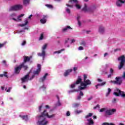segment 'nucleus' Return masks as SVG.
<instances>
[{
  "label": "nucleus",
  "instance_id": "f257e3e1",
  "mask_svg": "<svg viewBox=\"0 0 125 125\" xmlns=\"http://www.w3.org/2000/svg\"><path fill=\"white\" fill-rule=\"evenodd\" d=\"M80 83L81 85L78 87V90L69 91V93L74 92V91H80V90H83V89H85L86 88V86H87V85H90V84H91V81H90V80L87 79L86 80H84L83 82H82V78L81 76H79L76 82L70 85V86L71 88H74V87H75L77 84H79V83Z\"/></svg>",
  "mask_w": 125,
  "mask_h": 125
},
{
  "label": "nucleus",
  "instance_id": "f03ea898",
  "mask_svg": "<svg viewBox=\"0 0 125 125\" xmlns=\"http://www.w3.org/2000/svg\"><path fill=\"white\" fill-rule=\"evenodd\" d=\"M45 117L48 119H52L55 117V114L49 115L47 110H44L41 115L37 117L38 122L37 123L39 125H46L48 123V121L46 120Z\"/></svg>",
  "mask_w": 125,
  "mask_h": 125
},
{
  "label": "nucleus",
  "instance_id": "7ed1b4c3",
  "mask_svg": "<svg viewBox=\"0 0 125 125\" xmlns=\"http://www.w3.org/2000/svg\"><path fill=\"white\" fill-rule=\"evenodd\" d=\"M42 70V65L40 64H38V69L37 70L34 72V75L32 76L31 77L29 78V76H30V74L32 73V70H30L29 73L25 75L24 77L21 79L22 83H27L28 81H32L33 79L35 78V75H39L40 73H41V70Z\"/></svg>",
  "mask_w": 125,
  "mask_h": 125
},
{
  "label": "nucleus",
  "instance_id": "20e7f679",
  "mask_svg": "<svg viewBox=\"0 0 125 125\" xmlns=\"http://www.w3.org/2000/svg\"><path fill=\"white\" fill-rule=\"evenodd\" d=\"M67 7L65 8V10L67 13H68V14H70L71 13V10H70V8H72V7L74 6V5L75 6L76 8L77 9H81V5L79 4V1L77 0H70L68 2V4H66Z\"/></svg>",
  "mask_w": 125,
  "mask_h": 125
},
{
  "label": "nucleus",
  "instance_id": "39448f33",
  "mask_svg": "<svg viewBox=\"0 0 125 125\" xmlns=\"http://www.w3.org/2000/svg\"><path fill=\"white\" fill-rule=\"evenodd\" d=\"M46 47H47V44H44L42 47V52L41 53H38V56L40 57H42L43 60H44V58L45 57V55L46 54V51L45 50L46 49Z\"/></svg>",
  "mask_w": 125,
  "mask_h": 125
},
{
  "label": "nucleus",
  "instance_id": "423d86ee",
  "mask_svg": "<svg viewBox=\"0 0 125 125\" xmlns=\"http://www.w3.org/2000/svg\"><path fill=\"white\" fill-rule=\"evenodd\" d=\"M23 8V5L19 4H16L14 6H11L9 9V11H18L19 10H21Z\"/></svg>",
  "mask_w": 125,
  "mask_h": 125
},
{
  "label": "nucleus",
  "instance_id": "0eeeda50",
  "mask_svg": "<svg viewBox=\"0 0 125 125\" xmlns=\"http://www.w3.org/2000/svg\"><path fill=\"white\" fill-rule=\"evenodd\" d=\"M24 15H25L21 14V15L18 16L17 19H16L14 18V17H16V16H17V15L16 14V13H14L9 16V18H10V19H12L14 21H17V22H19V21H21V19H20V18L23 17V16H24Z\"/></svg>",
  "mask_w": 125,
  "mask_h": 125
},
{
  "label": "nucleus",
  "instance_id": "6e6552de",
  "mask_svg": "<svg viewBox=\"0 0 125 125\" xmlns=\"http://www.w3.org/2000/svg\"><path fill=\"white\" fill-rule=\"evenodd\" d=\"M92 116H93V113H89V114L85 116L87 122L86 125H93L94 124V122H93L92 119L90 118V117Z\"/></svg>",
  "mask_w": 125,
  "mask_h": 125
},
{
  "label": "nucleus",
  "instance_id": "1a4fd4ad",
  "mask_svg": "<svg viewBox=\"0 0 125 125\" xmlns=\"http://www.w3.org/2000/svg\"><path fill=\"white\" fill-rule=\"evenodd\" d=\"M114 95H115V96H121L122 97L125 98V93L124 92L121 91L120 89L118 88H116L115 90V92L113 93Z\"/></svg>",
  "mask_w": 125,
  "mask_h": 125
},
{
  "label": "nucleus",
  "instance_id": "9d476101",
  "mask_svg": "<svg viewBox=\"0 0 125 125\" xmlns=\"http://www.w3.org/2000/svg\"><path fill=\"white\" fill-rule=\"evenodd\" d=\"M118 60H119V61H121L120 65L118 66L119 70H121V69H122V68H123V67H124V65H125V56H122L121 57H119L118 58Z\"/></svg>",
  "mask_w": 125,
  "mask_h": 125
},
{
  "label": "nucleus",
  "instance_id": "9b49d317",
  "mask_svg": "<svg viewBox=\"0 0 125 125\" xmlns=\"http://www.w3.org/2000/svg\"><path fill=\"white\" fill-rule=\"evenodd\" d=\"M83 10L85 12H92L94 10V8L93 7H87V5L85 4Z\"/></svg>",
  "mask_w": 125,
  "mask_h": 125
},
{
  "label": "nucleus",
  "instance_id": "f8f14e48",
  "mask_svg": "<svg viewBox=\"0 0 125 125\" xmlns=\"http://www.w3.org/2000/svg\"><path fill=\"white\" fill-rule=\"evenodd\" d=\"M116 112H117V109L115 108L106 109L105 115H107V116H111L112 115H114Z\"/></svg>",
  "mask_w": 125,
  "mask_h": 125
},
{
  "label": "nucleus",
  "instance_id": "ddd939ff",
  "mask_svg": "<svg viewBox=\"0 0 125 125\" xmlns=\"http://www.w3.org/2000/svg\"><path fill=\"white\" fill-rule=\"evenodd\" d=\"M31 57H26L24 56V62L22 63L21 64H23V65H22V67L24 68V70H27L28 66L27 65H25V63L26 62H29L30 61V59H31Z\"/></svg>",
  "mask_w": 125,
  "mask_h": 125
},
{
  "label": "nucleus",
  "instance_id": "4468645a",
  "mask_svg": "<svg viewBox=\"0 0 125 125\" xmlns=\"http://www.w3.org/2000/svg\"><path fill=\"white\" fill-rule=\"evenodd\" d=\"M122 78L121 77H116V81H110V83H112L115 84H121V83H122Z\"/></svg>",
  "mask_w": 125,
  "mask_h": 125
},
{
  "label": "nucleus",
  "instance_id": "2eb2a0df",
  "mask_svg": "<svg viewBox=\"0 0 125 125\" xmlns=\"http://www.w3.org/2000/svg\"><path fill=\"white\" fill-rule=\"evenodd\" d=\"M125 2V0H117L116 2V5L118 7H122L123 6V4Z\"/></svg>",
  "mask_w": 125,
  "mask_h": 125
},
{
  "label": "nucleus",
  "instance_id": "dca6fc26",
  "mask_svg": "<svg viewBox=\"0 0 125 125\" xmlns=\"http://www.w3.org/2000/svg\"><path fill=\"white\" fill-rule=\"evenodd\" d=\"M23 64H21L19 66H17L15 68V74H19V73H20V71L22 68V66H23Z\"/></svg>",
  "mask_w": 125,
  "mask_h": 125
},
{
  "label": "nucleus",
  "instance_id": "f3484780",
  "mask_svg": "<svg viewBox=\"0 0 125 125\" xmlns=\"http://www.w3.org/2000/svg\"><path fill=\"white\" fill-rule=\"evenodd\" d=\"M98 32L100 34H104L105 32V27L102 25L100 26L99 27Z\"/></svg>",
  "mask_w": 125,
  "mask_h": 125
},
{
  "label": "nucleus",
  "instance_id": "a211bd4d",
  "mask_svg": "<svg viewBox=\"0 0 125 125\" xmlns=\"http://www.w3.org/2000/svg\"><path fill=\"white\" fill-rule=\"evenodd\" d=\"M47 18V16H43V18L40 20L41 23L42 24H45L46 23V19Z\"/></svg>",
  "mask_w": 125,
  "mask_h": 125
},
{
  "label": "nucleus",
  "instance_id": "6ab92c4d",
  "mask_svg": "<svg viewBox=\"0 0 125 125\" xmlns=\"http://www.w3.org/2000/svg\"><path fill=\"white\" fill-rule=\"evenodd\" d=\"M29 23V21H28V19H26L24 21V23L21 24H19V26L20 27H24V26H26V25H28Z\"/></svg>",
  "mask_w": 125,
  "mask_h": 125
},
{
  "label": "nucleus",
  "instance_id": "aec40b11",
  "mask_svg": "<svg viewBox=\"0 0 125 125\" xmlns=\"http://www.w3.org/2000/svg\"><path fill=\"white\" fill-rule=\"evenodd\" d=\"M72 71H73L72 69H68L67 70H66L64 73V77H67V76H69Z\"/></svg>",
  "mask_w": 125,
  "mask_h": 125
},
{
  "label": "nucleus",
  "instance_id": "412c9836",
  "mask_svg": "<svg viewBox=\"0 0 125 125\" xmlns=\"http://www.w3.org/2000/svg\"><path fill=\"white\" fill-rule=\"evenodd\" d=\"M48 76V74L47 73H45V75L43 76V77L41 78L40 79V82H44L46 79V77Z\"/></svg>",
  "mask_w": 125,
  "mask_h": 125
},
{
  "label": "nucleus",
  "instance_id": "4be33fe9",
  "mask_svg": "<svg viewBox=\"0 0 125 125\" xmlns=\"http://www.w3.org/2000/svg\"><path fill=\"white\" fill-rule=\"evenodd\" d=\"M24 121H25V122H28L29 118H28L27 115H23L21 117Z\"/></svg>",
  "mask_w": 125,
  "mask_h": 125
},
{
  "label": "nucleus",
  "instance_id": "5701e85b",
  "mask_svg": "<svg viewBox=\"0 0 125 125\" xmlns=\"http://www.w3.org/2000/svg\"><path fill=\"white\" fill-rule=\"evenodd\" d=\"M65 50V49H62L61 50H60L59 51H56L55 52H53V54H59L60 53H61L62 52V51H64Z\"/></svg>",
  "mask_w": 125,
  "mask_h": 125
},
{
  "label": "nucleus",
  "instance_id": "b1692460",
  "mask_svg": "<svg viewBox=\"0 0 125 125\" xmlns=\"http://www.w3.org/2000/svg\"><path fill=\"white\" fill-rule=\"evenodd\" d=\"M104 84H106V82H103L101 83H99L96 85V88H98V86H103V85H104Z\"/></svg>",
  "mask_w": 125,
  "mask_h": 125
},
{
  "label": "nucleus",
  "instance_id": "393cba45",
  "mask_svg": "<svg viewBox=\"0 0 125 125\" xmlns=\"http://www.w3.org/2000/svg\"><path fill=\"white\" fill-rule=\"evenodd\" d=\"M80 18H81V17L80 16H78L77 18V20L79 27H81V26H82V22H81V21H80Z\"/></svg>",
  "mask_w": 125,
  "mask_h": 125
},
{
  "label": "nucleus",
  "instance_id": "a878e982",
  "mask_svg": "<svg viewBox=\"0 0 125 125\" xmlns=\"http://www.w3.org/2000/svg\"><path fill=\"white\" fill-rule=\"evenodd\" d=\"M30 3V0H23L24 5H28Z\"/></svg>",
  "mask_w": 125,
  "mask_h": 125
},
{
  "label": "nucleus",
  "instance_id": "bb28decb",
  "mask_svg": "<svg viewBox=\"0 0 125 125\" xmlns=\"http://www.w3.org/2000/svg\"><path fill=\"white\" fill-rule=\"evenodd\" d=\"M72 29L70 26H67L64 28H63L62 30V32H66V31H67L68 29Z\"/></svg>",
  "mask_w": 125,
  "mask_h": 125
},
{
  "label": "nucleus",
  "instance_id": "cd10ccee",
  "mask_svg": "<svg viewBox=\"0 0 125 125\" xmlns=\"http://www.w3.org/2000/svg\"><path fill=\"white\" fill-rule=\"evenodd\" d=\"M57 99L58 101L56 104V107H59L60 106H61V103H60V101H59V97H58V96H57Z\"/></svg>",
  "mask_w": 125,
  "mask_h": 125
},
{
  "label": "nucleus",
  "instance_id": "c85d7f7f",
  "mask_svg": "<svg viewBox=\"0 0 125 125\" xmlns=\"http://www.w3.org/2000/svg\"><path fill=\"white\" fill-rule=\"evenodd\" d=\"M3 77L7 78V73L6 72H4L3 74H0V78H2Z\"/></svg>",
  "mask_w": 125,
  "mask_h": 125
},
{
  "label": "nucleus",
  "instance_id": "c756f323",
  "mask_svg": "<svg viewBox=\"0 0 125 125\" xmlns=\"http://www.w3.org/2000/svg\"><path fill=\"white\" fill-rule=\"evenodd\" d=\"M107 92H106V96H109L110 95V93H111V92L112 91V89L111 88H108L107 89Z\"/></svg>",
  "mask_w": 125,
  "mask_h": 125
},
{
  "label": "nucleus",
  "instance_id": "7c9ffc66",
  "mask_svg": "<svg viewBox=\"0 0 125 125\" xmlns=\"http://www.w3.org/2000/svg\"><path fill=\"white\" fill-rule=\"evenodd\" d=\"M106 111H107V108H102L100 110V112L102 113L103 112H105L106 114Z\"/></svg>",
  "mask_w": 125,
  "mask_h": 125
},
{
  "label": "nucleus",
  "instance_id": "2f4dec72",
  "mask_svg": "<svg viewBox=\"0 0 125 125\" xmlns=\"http://www.w3.org/2000/svg\"><path fill=\"white\" fill-rule=\"evenodd\" d=\"M80 106V103L74 104L72 105L73 108H77Z\"/></svg>",
  "mask_w": 125,
  "mask_h": 125
},
{
  "label": "nucleus",
  "instance_id": "473e14b6",
  "mask_svg": "<svg viewBox=\"0 0 125 125\" xmlns=\"http://www.w3.org/2000/svg\"><path fill=\"white\" fill-rule=\"evenodd\" d=\"M25 30H29L28 27H25L23 29L18 31V33H22L25 32Z\"/></svg>",
  "mask_w": 125,
  "mask_h": 125
},
{
  "label": "nucleus",
  "instance_id": "72a5a7b5",
  "mask_svg": "<svg viewBox=\"0 0 125 125\" xmlns=\"http://www.w3.org/2000/svg\"><path fill=\"white\" fill-rule=\"evenodd\" d=\"M7 43V42H4L3 43H0V48H1V47H3L4 45H5Z\"/></svg>",
  "mask_w": 125,
  "mask_h": 125
},
{
  "label": "nucleus",
  "instance_id": "f704fd0d",
  "mask_svg": "<svg viewBox=\"0 0 125 125\" xmlns=\"http://www.w3.org/2000/svg\"><path fill=\"white\" fill-rule=\"evenodd\" d=\"M103 125H115L114 123H104Z\"/></svg>",
  "mask_w": 125,
  "mask_h": 125
},
{
  "label": "nucleus",
  "instance_id": "c9c22d12",
  "mask_svg": "<svg viewBox=\"0 0 125 125\" xmlns=\"http://www.w3.org/2000/svg\"><path fill=\"white\" fill-rule=\"evenodd\" d=\"M75 114H81V113H83V110H75Z\"/></svg>",
  "mask_w": 125,
  "mask_h": 125
},
{
  "label": "nucleus",
  "instance_id": "e433bc0d",
  "mask_svg": "<svg viewBox=\"0 0 125 125\" xmlns=\"http://www.w3.org/2000/svg\"><path fill=\"white\" fill-rule=\"evenodd\" d=\"M93 109L96 110V109H100V105L97 104L96 106L94 107Z\"/></svg>",
  "mask_w": 125,
  "mask_h": 125
},
{
  "label": "nucleus",
  "instance_id": "4c0bfd02",
  "mask_svg": "<svg viewBox=\"0 0 125 125\" xmlns=\"http://www.w3.org/2000/svg\"><path fill=\"white\" fill-rule=\"evenodd\" d=\"M43 39V34H41V36L39 38V41H42Z\"/></svg>",
  "mask_w": 125,
  "mask_h": 125
},
{
  "label": "nucleus",
  "instance_id": "58836bf2",
  "mask_svg": "<svg viewBox=\"0 0 125 125\" xmlns=\"http://www.w3.org/2000/svg\"><path fill=\"white\" fill-rule=\"evenodd\" d=\"M70 115H71V113H70V111H67L66 113V117H70Z\"/></svg>",
  "mask_w": 125,
  "mask_h": 125
},
{
  "label": "nucleus",
  "instance_id": "ea45409f",
  "mask_svg": "<svg viewBox=\"0 0 125 125\" xmlns=\"http://www.w3.org/2000/svg\"><path fill=\"white\" fill-rule=\"evenodd\" d=\"M80 45H83V46H85V42L84 41H82L81 43H80Z\"/></svg>",
  "mask_w": 125,
  "mask_h": 125
},
{
  "label": "nucleus",
  "instance_id": "a19ab883",
  "mask_svg": "<svg viewBox=\"0 0 125 125\" xmlns=\"http://www.w3.org/2000/svg\"><path fill=\"white\" fill-rule=\"evenodd\" d=\"M11 87H9L8 88V89H7V88H6L5 89V90H6V92H10V90H11Z\"/></svg>",
  "mask_w": 125,
  "mask_h": 125
},
{
  "label": "nucleus",
  "instance_id": "79ce46f5",
  "mask_svg": "<svg viewBox=\"0 0 125 125\" xmlns=\"http://www.w3.org/2000/svg\"><path fill=\"white\" fill-rule=\"evenodd\" d=\"M45 88H46V87L44 86V85H43L42 87L40 88V89H41V90H44Z\"/></svg>",
  "mask_w": 125,
  "mask_h": 125
},
{
  "label": "nucleus",
  "instance_id": "37998d69",
  "mask_svg": "<svg viewBox=\"0 0 125 125\" xmlns=\"http://www.w3.org/2000/svg\"><path fill=\"white\" fill-rule=\"evenodd\" d=\"M86 79H87V75L84 74L83 75V81H86Z\"/></svg>",
  "mask_w": 125,
  "mask_h": 125
},
{
  "label": "nucleus",
  "instance_id": "c03bdc74",
  "mask_svg": "<svg viewBox=\"0 0 125 125\" xmlns=\"http://www.w3.org/2000/svg\"><path fill=\"white\" fill-rule=\"evenodd\" d=\"M2 62L3 63V64H4V65H5V66H7V63H6V61H2Z\"/></svg>",
  "mask_w": 125,
  "mask_h": 125
},
{
  "label": "nucleus",
  "instance_id": "a18cd8bd",
  "mask_svg": "<svg viewBox=\"0 0 125 125\" xmlns=\"http://www.w3.org/2000/svg\"><path fill=\"white\" fill-rule=\"evenodd\" d=\"M45 5L47 7H48V8H52V5H51L46 4Z\"/></svg>",
  "mask_w": 125,
  "mask_h": 125
},
{
  "label": "nucleus",
  "instance_id": "49530a36",
  "mask_svg": "<svg viewBox=\"0 0 125 125\" xmlns=\"http://www.w3.org/2000/svg\"><path fill=\"white\" fill-rule=\"evenodd\" d=\"M117 51H121V48H117V49H114V52H116Z\"/></svg>",
  "mask_w": 125,
  "mask_h": 125
},
{
  "label": "nucleus",
  "instance_id": "de8ad7c7",
  "mask_svg": "<svg viewBox=\"0 0 125 125\" xmlns=\"http://www.w3.org/2000/svg\"><path fill=\"white\" fill-rule=\"evenodd\" d=\"M26 44V41H23L21 43V45L23 46Z\"/></svg>",
  "mask_w": 125,
  "mask_h": 125
},
{
  "label": "nucleus",
  "instance_id": "09e8293b",
  "mask_svg": "<svg viewBox=\"0 0 125 125\" xmlns=\"http://www.w3.org/2000/svg\"><path fill=\"white\" fill-rule=\"evenodd\" d=\"M79 50H83V46H80L78 48Z\"/></svg>",
  "mask_w": 125,
  "mask_h": 125
},
{
  "label": "nucleus",
  "instance_id": "8fccbe9b",
  "mask_svg": "<svg viewBox=\"0 0 125 125\" xmlns=\"http://www.w3.org/2000/svg\"><path fill=\"white\" fill-rule=\"evenodd\" d=\"M110 74H113V73H114V70L112 68H110Z\"/></svg>",
  "mask_w": 125,
  "mask_h": 125
},
{
  "label": "nucleus",
  "instance_id": "3c124183",
  "mask_svg": "<svg viewBox=\"0 0 125 125\" xmlns=\"http://www.w3.org/2000/svg\"><path fill=\"white\" fill-rule=\"evenodd\" d=\"M79 95H80V96H82V97L83 96V92L81 91L80 92Z\"/></svg>",
  "mask_w": 125,
  "mask_h": 125
},
{
  "label": "nucleus",
  "instance_id": "603ef678",
  "mask_svg": "<svg viewBox=\"0 0 125 125\" xmlns=\"http://www.w3.org/2000/svg\"><path fill=\"white\" fill-rule=\"evenodd\" d=\"M42 105H40L39 107V112H41L42 111Z\"/></svg>",
  "mask_w": 125,
  "mask_h": 125
},
{
  "label": "nucleus",
  "instance_id": "864d4df0",
  "mask_svg": "<svg viewBox=\"0 0 125 125\" xmlns=\"http://www.w3.org/2000/svg\"><path fill=\"white\" fill-rule=\"evenodd\" d=\"M81 98H82V96L81 95H79V96H78L77 97L78 100H80Z\"/></svg>",
  "mask_w": 125,
  "mask_h": 125
},
{
  "label": "nucleus",
  "instance_id": "5fc2aeb1",
  "mask_svg": "<svg viewBox=\"0 0 125 125\" xmlns=\"http://www.w3.org/2000/svg\"><path fill=\"white\" fill-rule=\"evenodd\" d=\"M97 81H98V82H99V83H101V82H103V81L100 79H98Z\"/></svg>",
  "mask_w": 125,
  "mask_h": 125
},
{
  "label": "nucleus",
  "instance_id": "6e6d98bb",
  "mask_svg": "<svg viewBox=\"0 0 125 125\" xmlns=\"http://www.w3.org/2000/svg\"><path fill=\"white\" fill-rule=\"evenodd\" d=\"M73 70H74V71L75 72H76V71H77V70H78V67H74L73 68Z\"/></svg>",
  "mask_w": 125,
  "mask_h": 125
},
{
  "label": "nucleus",
  "instance_id": "4d7b16f0",
  "mask_svg": "<svg viewBox=\"0 0 125 125\" xmlns=\"http://www.w3.org/2000/svg\"><path fill=\"white\" fill-rule=\"evenodd\" d=\"M108 55H109V54H108V53H105L104 54V57H106V56H108Z\"/></svg>",
  "mask_w": 125,
  "mask_h": 125
},
{
  "label": "nucleus",
  "instance_id": "13d9d810",
  "mask_svg": "<svg viewBox=\"0 0 125 125\" xmlns=\"http://www.w3.org/2000/svg\"><path fill=\"white\" fill-rule=\"evenodd\" d=\"M69 42V39H67L65 41V44H66V43H67V42Z\"/></svg>",
  "mask_w": 125,
  "mask_h": 125
},
{
  "label": "nucleus",
  "instance_id": "bf43d9fd",
  "mask_svg": "<svg viewBox=\"0 0 125 125\" xmlns=\"http://www.w3.org/2000/svg\"><path fill=\"white\" fill-rule=\"evenodd\" d=\"M112 76H113V74H110L109 75H108V78H111V77H112Z\"/></svg>",
  "mask_w": 125,
  "mask_h": 125
},
{
  "label": "nucleus",
  "instance_id": "052dcab7",
  "mask_svg": "<svg viewBox=\"0 0 125 125\" xmlns=\"http://www.w3.org/2000/svg\"><path fill=\"white\" fill-rule=\"evenodd\" d=\"M45 108H46V109H49V105H45Z\"/></svg>",
  "mask_w": 125,
  "mask_h": 125
},
{
  "label": "nucleus",
  "instance_id": "680f3d73",
  "mask_svg": "<svg viewBox=\"0 0 125 125\" xmlns=\"http://www.w3.org/2000/svg\"><path fill=\"white\" fill-rule=\"evenodd\" d=\"M93 118L94 120H96V119H97V117H96V116L94 115V116H93Z\"/></svg>",
  "mask_w": 125,
  "mask_h": 125
},
{
  "label": "nucleus",
  "instance_id": "e2e57ef3",
  "mask_svg": "<svg viewBox=\"0 0 125 125\" xmlns=\"http://www.w3.org/2000/svg\"><path fill=\"white\" fill-rule=\"evenodd\" d=\"M76 42V40H75L74 39H72L71 40V43H73V42Z\"/></svg>",
  "mask_w": 125,
  "mask_h": 125
},
{
  "label": "nucleus",
  "instance_id": "0e129e2a",
  "mask_svg": "<svg viewBox=\"0 0 125 125\" xmlns=\"http://www.w3.org/2000/svg\"><path fill=\"white\" fill-rule=\"evenodd\" d=\"M32 16H33V15H31L29 17H28V19H31Z\"/></svg>",
  "mask_w": 125,
  "mask_h": 125
},
{
  "label": "nucleus",
  "instance_id": "69168bd1",
  "mask_svg": "<svg viewBox=\"0 0 125 125\" xmlns=\"http://www.w3.org/2000/svg\"><path fill=\"white\" fill-rule=\"evenodd\" d=\"M92 99V97H90V98H88V101L91 100Z\"/></svg>",
  "mask_w": 125,
  "mask_h": 125
},
{
  "label": "nucleus",
  "instance_id": "338daca9",
  "mask_svg": "<svg viewBox=\"0 0 125 125\" xmlns=\"http://www.w3.org/2000/svg\"><path fill=\"white\" fill-rule=\"evenodd\" d=\"M122 78H123V79H125V72L124 73V74H123V77Z\"/></svg>",
  "mask_w": 125,
  "mask_h": 125
},
{
  "label": "nucleus",
  "instance_id": "774afa93",
  "mask_svg": "<svg viewBox=\"0 0 125 125\" xmlns=\"http://www.w3.org/2000/svg\"><path fill=\"white\" fill-rule=\"evenodd\" d=\"M1 89H2V90H4V87L1 86Z\"/></svg>",
  "mask_w": 125,
  "mask_h": 125
}]
</instances>
